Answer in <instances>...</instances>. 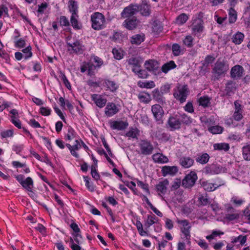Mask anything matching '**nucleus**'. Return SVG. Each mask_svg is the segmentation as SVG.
Masks as SVG:
<instances>
[{
	"mask_svg": "<svg viewBox=\"0 0 250 250\" xmlns=\"http://www.w3.org/2000/svg\"><path fill=\"white\" fill-rule=\"evenodd\" d=\"M138 146L140 148V153L143 155H151L154 150L152 143L146 139L140 140Z\"/></svg>",
	"mask_w": 250,
	"mask_h": 250,
	"instance_id": "nucleus-3",
	"label": "nucleus"
},
{
	"mask_svg": "<svg viewBox=\"0 0 250 250\" xmlns=\"http://www.w3.org/2000/svg\"><path fill=\"white\" fill-rule=\"evenodd\" d=\"M145 36L144 34H136L130 38V42L132 44L139 45L145 41Z\"/></svg>",
	"mask_w": 250,
	"mask_h": 250,
	"instance_id": "nucleus-30",
	"label": "nucleus"
},
{
	"mask_svg": "<svg viewBox=\"0 0 250 250\" xmlns=\"http://www.w3.org/2000/svg\"><path fill=\"white\" fill-rule=\"evenodd\" d=\"M200 184L204 189L208 191H213L220 186L224 185L223 183H221L217 185V187H214L215 184L209 183L207 181H201Z\"/></svg>",
	"mask_w": 250,
	"mask_h": 250,
	"instance_id": "nucleus-25",
	"label": "nucleus"
},
{
	"mask_svg": "<svg viewBox=\"0 0 250 250\" xmlns=\"http://www.w3.org/2000/svg\"><path fill=\"white\" fill-rule=\"evenodd\" d=\"M179 162L182 167L185 168H188L193 165L194 160L189 156H182L179 158Z\"/></svg>",
	"mask_w": 250,
	"mask_h": 250,
	"instance_id": "nucleus-20",
	"label": "nucleus"
},
{
	"mask_svg": "<svg viewBox=\"0 0 250 250\" xmlns=\"http://www.w3.org/2000/svg\"><path fill=\"white\" fill-rule=\"evenodd\" d=\"M144 65L146 69L150 72L157 70L159 68L158 62L153 60L146 61Z\"/></svg>",
	"mask_w": 250,
	"mask_h": 250,
	"instance_id": "nucleus-24",
	"label": "nucleus"
},
{
	"mask_svg": "<svg viewBox=\"0 0 250 250\" xmlns=\"http://www.w3.org/2000/svg\"><path fill=\"white\" fill-rule=\"evenodd\" d=\"M140 10L143 15L146 16L150 14V5L146 2H143L140 7Z\"/></svg>",
	"mask_w": 250,
	"mask_h": 250,
	"instance_id": "nucleus-45",
	"label": "nucleus"
},
{
	"mask_svg": "<svg viewBox=\"0 0 250 250\" xmlns=\"http://www.w3.org/2000/svg\"><path fill=\"white\" fill-rule=\"evenodd\" d=\"M244 39V35L240 32H237L233 35L231 40L235 44H240L243 41Z\"/></svg>",
	"mask_w": 250,
	"mask_h": 250,
	"instance_id": "nucleus-36",
	"label": "nucleus"
},
{
	"mask_svg": "<svg viewBox=\"0 0 250 250\" xmlns=\"http://www.w3.org/2000/svg\"><path fill=\"white\" fill-rule=\"evenodd\" d=\"M152 96L153 99L158 103L163 102L164 101L162 93H161L158 89H155L152 91Z\"/></svg>",
	"mask_w": 250,
	"mask_h": 250,
	"instance_id": "nucleus-44",
	"label": "nucleus"
},
{
	"mask_svg": "<svg viewBox=\"0 0 250 250\" xmlns=\"http://www.w3.org/2000/svg\"><path fill=\"white\" fill-rule=\"evenodd\" d=\"M229 144L226 143H216L213 145V148L215 150L227 151L229 149Z\"/></svg>",
	"mask_w": 250,
	"mask_h": 250,
	"instance_id": "nucleus-39",
	"label": "nucleus"
},
{
	"mask_svg": "<svg viewBox=\"0 0 250 250\" xmlns=\"http://www.w3.org/2000/svg\"><path fill=\"white\" fill-rule=\"evenodd\" d=\"M203 21L200 18H196L193 20L191 25L192 33L195 35H198L203 31Z\"/></svg>",
	"mask_w": 250,
	"mask_h": 250,
	"instance_id": "nucleus-12",
	"label": "nucleus"
},
{
	"mask_svg": "<svg viewBox=\"0 0 250 250\" xmlns=\"http://www.w3.org/2000/svg\"><path fill=\"white\" fill-rule=\"evenodd\" d=\"M98 68L91 62H84L81 67V71L83 73L87 71V75L92 76L95 74V70Z\"/></svg>",
	"mask_w": 250,
	"mask_h": 250,
	"instance_id": "nucleus-17",
	"label": "nucleus"
},
{
	"mask_svg": "<svg viewBox=\"0 0 250 250\" xmlns=\"http://www.w3.org/2000/svg\"><path fill=\"white\" fill-rule=\"evenodd\" d=\"M156 137L158 139L162 142H167L168 141L170 138V135L166 132H158L156 133Z\"/></svg>",
	"mask_w": 250,
	"mask_h": 250,
	"instance_id": "nucleus-41",
	"label": "nucleus"
},
{
	"mask_svg": "<svg viewBox=\"0 0 250 250\" xmlns=\"http://www.w3.org/2000/svg\"><path fill=\"white\" fill-rule=\"evenodd\" d=\"M78 14L71 15L70 18V22L72 27L76 29L79 30L81 29V25L79 24L78 21Z\"/></svg>",
	"mask_w": 250,
	"mask_h": 250,
	"instance_id": "nucleus-43",
	"label": "nucleus"
},
{
	"mask_svg": "<svg viewBox=\"0 0 250 250\" xmlns=\"http://www.w3.org/2000/svg\"><path fill=\"white\" fill-rule=\"evenodd\" d=\"M229 69V65L226 64L224 61H217L212 69V73L217 74L218 76H220L225 74Z\"/></svg>",
	"mask_w": 250,
	"mask_h": 250,
	"instance_id": "nucleus-9",
	"label": "nucleus"
},
{
	"mask_svg": "<svg viewBox=\"0 0 250 250\" xmlns=\"http://www.w3.org/2000/svg\"><path fill=\"white\" fill-rule=\"evenodd\" d=\"M68 7L69 11L72 13V15L74 14H78V6L76 2L73 0H70L69 1Z\"/></svg>",
	"mask_w": 250,
	"mask_h": 250,
	"instance_id": "nucleus-50",
	"label": "nucleus"
},
{
	"mask_svg": "<svg viewBox=\"0 0 250 250\" xmlns=\"http://www.w3.org/2000/svg\"><path fill=\"white\" fill-rule=\"evenodd\" d=\"M13 134L14 132L13 129L3 130L0 133V135L2 139L12 137Z\"/></svg>",
	"mask_w": 250,
	"mask_h": 250,
	"instance_id": "nucleus-56",
	"label": "nucleus"
},
{
	"mask_svg": "<svg viewBox=\"0 0 250 250\" xmlns=\"http://www.w3.org/2000/svg\"><path fill=\"white\" fill-rule=\"evenodd\" d=\"M162 173L164 176L169 175L170 176L175 175L178 171V168L177 166H165L162 167Z\"/></svg>",
	"mask_w": 250,
	"mask_h": 250,
	"instance_id": "nucleus-21",
	"label": "nucleus"
},
{
	"mask_svg": "<svg viewBox=\"0 0 250 250\" xmlns=\"http://www.w3.org/2000/svg\"><path fill=\"white\" fill-rule=\"evenodd\" d=\"M112 53L114 55V57L117 60H121L123 58L124 55L121 49L113 48L112 50Z\"/></svg>",
	"mask_w": 250,
	"mask_h": 250,
	"instance_id": "nucleus-57",
	"label": "nucleus"
},
{
	"mask_svg": "<svg viewBox=\"0 0 250 250\" xmlns=\"http://www.w3.org/2000/svg\"><path fill=\"white\" fill-rule=\"evenodd\" d=\"M127 62L133 72L137 71L141 67L142 61L139 57H131L127 60Z\"/></svg>",
	"mask_w": 250,
	"mask_h": 250,
	"instance_id": "nucleus-16",
	"label": "nucleus"
},
{
	"mask_svg": "<svg viewBox=\"0 0 250 250\" xmlns=\"http://www.w3.org/2000/svg\"><path fill=\"white\" fill-rule=\"evenodd\" d=\"M179 117L176 114L169 117L166 125L170 128L171 131H174L181 128V123Z\"/></svg>",
	"mask_w": 250,
	"mask_h": 250,
	"instance_id": "nucleus-8",
	"label": "nucleus"
},
{
	"mask_svg": "<svg viewBox=\"0 0 250 250\" xmlns=\"http://www.w3.org/2000/svg\"><path fill=\"white\" fill-rule=\"evenodd\" d=\"M152 158L154 162L156 163L164 164L168 162V158L162 153H155L152 155Z\"/></svg>",
	"mask_w": 250,
	"mask_h": 250,
	"instance_id": "nucleus-26",
	"label": "nucleus"
},
{
	"mask_svg": "<svg viewBox=\"0 0 250 250\" xmlns=\"http://www.w3.org/2000/svg\"><path fill=\"white\" fill-rule=\"evenodd\" d=\"M188 19V17L185 13L181 14L176 19V23L179 25L184 24Z\"/></svg>",
	"mask_w": 250,
	"mask_h": 250,
	"instance_id": "nucleus-47",
	"label": "nucleus"
},
{
	"mask_svg": "<svg viewBox=\"0 0 250 250\" xmlns=\"http://www.w3.org/2000/svg\"><path fill=\"white\" fill-rule=\"evenodd\" d=\"M242 154L245 160L250 161V143H247L242 147Z\"/></svg>",
	"mask_w": 250,
	"mask_h": 250,
	"instance_id": "nucleus-33",
	"label": "nucleus"
},
{
	"mask_svg": "<svg viewBox=\"0 0 250 250\" xmlns=\"http://www.w3.org/2000/svg\"><path fill=\"white\" fill-rule=\"evenodd\" d=\"M234 106V112L233 115V117L235 121H239L243 117V107L238 101H235Z\"/></svg>",
	"mask_w": 250,
	"mask_h": 250,
	"instance_id": "nucleus-15",
	"label": "nucleus"
},
{
	"mask_svg": "<svg viewBox=\"0 0 250 250\" xmlns=\"http://www.w3.org/2000/svg\"><path fill=\"white\" fill-rule=\"evenodd\" d=\"M210 158L209 155L207 153L198 154L195 159L196 161L199 164L204 165L207 164Z\"/></svg>",
	"mask_w": 250,
	"mask_h": 250,
	"instance_id": "nucleus-32",
	"label": "nucleus"
},
{
	"mask_svg": "<svg viewBox=\"0 0 250 250\" xmlns=\"http://www.w3.org/2000/svg\"><path fill=\"white\" fill-rule=\"evenodd\" d=\"M110 127L112 129L122 130L125 129L128 125L127 122L123 121H114L109 122Z\"/></svg>",
	"mask_w": 250,
	"mask_h": 250,
	"instance_id": "nucleus-22",
	"label": "nucleus"
},
{
	"mask_svg": "<svg viewBox=\"0 0 250 250\" xmlns=\"http://www.w3.org/2000/svg\"><path fill=\"white\" fill-rule=\"evenodd\" d=\"M21 185L27 190L32 191L33 186V181L31 177H28L24 179L23 182Z\"/></svg>",
	"mask_w": 250,
	"mask_h": 250,
	"instance_id": "nucleus-37",
	"label": "nucleus"
},
{
	"mask_svg": "<svg viewBox=\"0 0 250 250\" xmlns=\"http://www.w3.org/2000/svg\"><path fill=\"white\" fill-rule=\"evenodd\" d=\"M119 111L118 106L113 103H108L104 109L105 114L111 117Z\"/></svg>",
	"mask_w": 250,
	"mask_h": 250,
	"instance_id": "nucleus-19",
	"label": "nucleus"
},
{
	"mask_svg": "<svg viewBox=\"0 0 250 250\" xmlns=\"http://www.w3.org/2000/svg\"><path fill=\"white\" fill-rule=\"evenodd\" d=\"M31 50L32 47L31 46H28L22 50V52L24 54L23 56L25 60L28 59L32 56Z\"/></svg>",
	"mask_w": 250,
	"mask_h": 250,
	"instance_id": "nucleus-52",
	"label": "nucleus"
},
{
	"mask_svg": "<svg viewBox=\"0 0 250 250\" xmlns=\"http://www.w3.org/2000/svg\"><path fill=\"white\" fill-rule=\"evenodd\" d=\"M137 24V21L136 19H126L124 22V25L125 28L129 30H132L136 28Z\"/></svg>",
	"mask_w": 250,
	"mask_h": 250,
	"instance_id": "nucleus-34",
	"label": "nucleus"
},
{
	"mask_svg": "<svg viewBox=\"0 0 250 250\" xmlns=\"http://www.w3.org/2000/svg\"><path fill=\"white\" fill-rule=\"evenodd\" d=\"M172 50L174 56H178L181 53V47L177 43L173 44L172 46Z\"/></svg>",
	"mask_w": 250,
	"mask_h": 250,
	"instance_id": "nucleus-61",
	"label": "nucleus"
},
{
	"mask_svg": "<svg viewBox=\"0 0 250 250\" xmlns=\"http://www.w3.org/2000/svg\"><path fill=\"white\" fill-rule=\"evenodd\" d=\"M102 85L105 88L106 90L111 92H115L119 88V85L116 83L108 79L104 80Z\"/></svg>",
	"mask_w": 250,
	"mask_h": 250,
	"instance_id": "nucleus-18",
	"label": "nucleus"
},
{
	"mask_svg": "<svg viewBox=\"0 0 250 250\" xmlns=\"http://www.w3.org/2000/svg\"><path fill=\"white\" fill-rule=\"evenodd\" d=\"M193 37L191 35H188L183 40V43L188 47H191L193 46Z\"/></svg>",
	"mask_w": 250,
	"mask_h": 250,
	"instance_id": "nucleus-55",
	"label": "nucleus"
},
{
	"mask_svg": "<svg viewBox=\"0 0 250 250\" xmlns=\"http://www.w3.org/2000/svg\"><path fill=\"white\" fill-rule=\"evenodd\" d=\"M83 179L85 182V186L90 191H94L95 190V187L93 184L89 181V178L88 176H84Z\"/></svg>",
	"mask_w": 250,
	"mask_h": 250,
	"instance_id": "nucleus-58",
	"label": "nucleus"
},
{
	"mask_svg": "<svg viewBox=\"0 0 250 250\" xmlns=\"http://www.w3.org/2000/svg\"><path fill=\"white\" fill-rule=\"evenodd\" d=\"M48 4L46 2L42 3L40 5H38L37 12L40 14H43Z\"/></svg>",
	"mask_w": 250,
	"mask_h": 250,
	"instance_id": "nucleus-63",
	"label": "nucleus"
},
{
	"mask_svg": "<svg viewBox=\"0 0 250 250\" xmlns=\"http://www.w3.org/2000/svg\"><path fill=\"white\" fill-rule=\"evenodd\" d=\"M176 222L179 225L181 232L184 236L183 238L186 240L188 243H189L191 237L190 229L191 228L190 223L188 220L186 219H177Z\"/></svg>",
	"mask_w": 250,
	"mask_h": 250,
	"instance_id": "nucleus-2",
	"label": "nucleus"
},
{
	"mask_svg": "<svg viewBox=\"0 0 250 250\" xmlns=\"http://www.w3.org/2000/svg\"><path fill=\"white\" fill-rule=\"evenodd\" d=\"M243 72V67L240 65H236L231 69L230 76L233 79L239 78L242 76Z\"/></svg>",
	"mask_w": 250,
	"mask_h": 250,
	"instance_id": "nucleus-23",
	"label": "nucleus"
},
{
	"mask_svg": "<svg viewBox=\"0 0 250 250\" xmlns=\"http://www.w3.org/2000/svg\"><path fill=\"white\" fill-rule=\"evenodd\" d=\"M137 85L141 88H152L155 87V84L152 81H139L137 83Z\"/></svg>",
	"mask_w": 250,
	"mask_h": 250,
	"instance_id": "nucleus-40",
	"label": "nucleus"
},
{
	"mask_svg": "<svg viewBox=\"0 0 250 250\" xmlns=\"http://www.w3.org/2000/svg\"><path fill=\"white\" fill-rule=\"evenodd\" d=\"M137 96L141 103L146 104H148L151 100L150 95L145 91L140 92Z\"/></svg>",
	"mask_w": 250,
	"mask_h": 250,
	"instance_id": "nucleus-28",
	"label": "nucleus"
},
{
	"mask_svg": "<svg viewBox=\"0 0 250 250\" xmlns=\"http://www.w3.org/2000/svg\"><path fill=\"white\" fill-rule=\"evenodd\" d=\"M178 116H179L180 122L182 124H188L191 122L190 118L188 117L186 114H179L177 113Z\"/></svg>",
	"mask_w": 250,
	"mask_h": 250,
	"instance_id": "nucleus-53",
	"label": "nucleus"
},
{
	"mask_svg": "<svg viewBox=\"0 0 250 250\" xmlns=\"http://www.w3.org/2000/svg\"><path fill=\"white\" fill-rule=\"evenodd\" d=\"M210 99L208 96L201 97L198 100L199 104L204 107H207L209 106L210 104Z\"/></svg>",
	"mask_w": 250,
	"mask_h": 250,
	"instance_id": "nucleus-46",
	"label": "nucleus"
},
{
	"mask_svg": "<svg viewBox=\"0 0 250 250\" xmlns=\"http://www.w3.org/2000/svg\"><path fill=\"white\" fill-rule=\"evenodd\" d=\"M25 41L22 38L14 41V44L16 47L23 48L25 47Z\"/></svg>",
	"mask_w": 250,
	"mask_h": 250,
	"instance_id": "nucleus-62",
	"label": "nucleus"
},
{
	"mask_svg": "<svg viewBox=\"0 0 250 250\" xmlns=\"http://www.w3.org/2000/svg\"><path fill=\"white\" fill-rule=\"evenodd\" d=\"M246 240H247L246 236H243L242 235H240L239 236L234 238L232 240L231 243H236L237 242H239L241 245H243L246 243Z\"/></svg>",
	"mask_w": 250,
	"mask_h": 250,
	"instance_id": "nucleus-54",
	"label": "nucleus"
},
{
	"mask_svg": "<svg viewBox=\"0 0 250 250\" xmlns=\"http://www.w3.org/2000/svg\"><path fill=\"white\" fill-rule=\"evenodd\" d=\"M169 185V181L167 179H165L161 181L155 186V188L158 192L159 196L163 197V195H165L167 191V187Z\"/></svg>",
	"mask_w": 250,
	"mask_h": 250,
	"instance_id": "nucleus-13",
	"label": "nucleus"
},
{
	"mask_svg": "<svg viewBox=\"0 0 250 250\" xmlns=\"http://www.w3.org/2000/svg\"><path fill=\"white\" fill-rule=\"evenodd\" d=\"M220 168L216 165H211L205 168V173L207 174H216L220 172Z\"/></svg>",
	"mask_w": 250,
	"mask_h": 250,
	"instance_id": "nucleus-29",
	"label": "nucleus"
},
{
	"mask_svg": "<svg viewBox=\"0 0 250 250\" xmlns=\"http://www.w3.org/2000/svg\"><path fill=\"white\" fill-rule=\"evenodd\" d=\"M68 50L71 53H75L77 55L82 54L85 50L84 46L80 41H76L73 43L67 42Z\"/></svg>",
	"mask_w": 250,
	"mask_h": 250,
	"instance_id": "nucleus-5",
	"label": "nucleus"
},
{
	"mask_svg": "<svg viewBox=\"0 0 250 250\" xmlns=\"http://www.w3.org/2000/svg\"><path fill=\"white\" fill-rule=\"evenodd\" d=\"M223 128L219 125H215L210 127L208 131L212 134H220L223 132Z\"/></svg>",
	"mask_w": 250,
	"mask_h": 250,
	"instance_id": "nucleus-51",
	"label": "nucleus"
},
{
	"mask_svg": "<svg viewBox=\"0 0 250 250\" xmlns=\"http://www.w3.org/2000/svg\"><path fill=\"white\" fill-rule=\"evenodd\" d=\"M91 98L96 106L100 108L104 107L107 102L106 99L104 98L102 95L93 94L91 95Z\"/></svg>",
	"mask_w": 250,
	"mask_h": 250,
	"instance_id": "nucleus-14",
	"label": "nucleus"
},
{
	"mask_svg": "<svg viewBox=\"0 0 250 250\" xmlns=\"http://www.w3.org/2000/svg\"><path fill=\"white\" fill-rule=\"evenodd\" d=\"M139 10V5L131 4L124 8L121 13V16L124 18H129L136 14Z\"/></svg>",
	"mask_w": 250,
	"mask_h": 250,
	"instance_id": "nucleus-11",
	"label": "nucleus"
},
{
	"mask_svg": "<svg viewBox=\"0 0 250 250\" xmlns=\"http://www.w3.org/2000/svg\"><path fill=\"white\" fill-rule=\"evenodd\" d=\"M236 89V83L232 81H228L226 84L225 91L228 95L234 93Z\"/></svg>",
	"mask_w": 250,
	"mask_h": 250,
	"instance_id": "nucleus-31",
	"label": "nucleus"
},
{
	"mask_svg": "<svg viewBox=\"0 0 250 250\" xmlns=\"http://www.w3.org/2000/svg\"><path fill=\"white\" fill-rule=\"evenodd\" d=\"M139 233L141 236H144L147 235V230H144L143 228V225L140 221H137L135 224Z\"/></svg>",
	"mask_w": 250,
	"mask_h": 250,
	"instance_id": "nucleus-49",
	"label": "nucleus"
},
{
	"mask_svg": "<svg viewBox=\"0 0 250 250\" xmlns=\"http://www.w3.org/2000/svg\"><path fill=\"white\" fill-rule=\"evenodd\" d=\"M77 133L74 129L69 126L68 127L67 132L65 134L64 139L65 141H72L76 138Z\"/></svg>",
	"mask_w": 250,
	"mask_h": 250,
	"instance_id": "nucleus-35",
	"label": "nucleus"
},
{
	"mask_svg": "<svg viewBox=\"0 0 250 250\" xmlns=\"http://www.w3.org/2000/svg\"><path fill=\"white\" fill-rule=\"evenodd\" d=\"M225 208L226 210L225 219L229 221H233L239 218V213L230 204H226Z\"/></svg>",
	"mask_w": 250,
	"mask_h": 250,
	"instance_id": "nucleus-7",
	"label": "nucleus"
},
{
	"mask_svg": "<svg viewBox=\"0 0 250 250\" xmlns=\"http://www.w3.org/2000/svg\"><path fill=\"white\" fill-rule=\"evenodd\" d=\"M134 73L137 75L139 78L142 79L146 78L148 75L145 70L141 69V68H139L137 71H135Z\"/></svg>",
	"mask_w": 250,
	"mask_h": 250,
	"instance_id": "nucleus-60",
	"label": "nucleus"
},
{
	"mask_svg": "<svg viewBox=\"0 0 250 250\" xmlns=\"http://www.w3.org/2000/svg\"><path fill=\"white\" fill-rule=\"evenodd\" d=\"M158 221V218L155 215H147V219L145 223V226L146 227L145 229L146 230L153 224L159 225Z\"/></svg>",
	"mask_w": 250,
	"mask_h": 250,
	"instance_id": "nucleus-27",
	"label": "nucleus"
},
{
	"mask_svg": "<svg viewBox=\"0 0 250 250\" xmlns=\"http://www.w3.org/2000/svg\"><path fill=\"white\" fill-rule=\"evenodd\" d=\"M11 121L18 128H21V122L17 117H11Z\"/></svg>",
	"mask_w": 250,
	"mask_h": 250,
	"instance_id": "nucleus-64",
	"label": "nucleus"
},
{
	"mask_svg": "<svg viewBox=\"0 0 250 250\" xmlns=\"http://www.w3.org/2000/svg\"><path fill=\"white\" fill-rule=\"evenodd\" d=\"M229 21L230 23L235 22L237 19V14L236 11L232 7L229 9Z\"/></svg>",
	"mask_w": 250,
	"mask_h": 250,
	"instance_id": "nucleus-48",
	"label": "nucleus"
},
{
	"mask_svg": "<svg viewBox=\"0 0 250 250\" xmlns=\"http://www.w3.org/2000/svg\"><path fill=\"white\" fill-rule=\"evenodd\" d=\"M176 64L173 61H170L163 65L162 71L163 72L167 73L169 70L176 68Z\"/></svg>",
	"mask_w": 250,
	"mask_h": 250,
	"instance_id": "nucleus-38",
	"label": "nucleus"
},
{
	"mask_svg": "<svg viewBox=\"0 0 250 250\" xmlns=\"http://www.w3.org/2000/svg\"><path fill=\"white\" fill-rule=\"evenodd\" d=\"M197 179V174L195 172L191 171L182 180V186L185 188H190L194 185Z\"/></svg>",
	"mask_w": 250,
	"mask_h": 250,
	"instance_id": "nucleus-6",
	"label": "nucleus"
},
{
	"mask_svg": "<svg viewBox=\"0 0 250 250\" xmlns=\"http://www.w3.org/2000/svg\"><path fill=\"white\" fill-rule=\"evenodd\" d=\"M188 94V86L185 85L182 86H178L176 89H175L173 92V96L180 103H183L186 101Z\"/></svg>",
	"mask_w": 250,
	"mask_h": 250,
	"instance_id": "nucleus-4",
	"label": "nucleus"
},
{
	"mask_svg": "<svg viewBox=\"0 0 250 250\" xmlns=\"http://www.w3.org/2000/svg\"><path fill=\"white\" fill-rule=\"evenodd\" d=\"M151 111L155 120L158 122L159 124L162 123L164 111L162 106L159 104H154L151 106Z\"/></svg>",
	"mask_w": 250,
	"mask_h": 250,
	"instance_id": "nucleus-10",
	"label": "nucleus"
},
{
	"mask_svg": "<svg viewBox=\"0 0 250 250\" xmlns=\"http://www.w3.org/2000/svg\"><path fill=\"white\" fill-rule=\"evenodd\" d=\"M139 135V130L137 128L131 127L128 131H127L125 136L129 138L135 139L137 138V136Z\"/></svg>",
	"mask_w": 250,
	"mask_h": 250,
	"instance_id": "nucleus-42",
	"label": "nucleus"
},
{
	"mask_svg": "<svg viewBox=\"0 0 250 250\" xmlns=\"http://www.w3.org/2000/svg\"><path fill=\"white\" fill-rule=\"evenodd\" d=\"M91 27L95 30L103 29L106 26L105 18L104 16L100 12H94L90 17Z\"/></svg>",
	"mask_w": 250,
	"mask_h": 250,
	"instance_id": "nucleus-1",
	"label": "nucleus"
},
{
	"mask_svg": "<svg viewBox=\"0 0 250 250\" xmlns=\"http://www.w3.org/2000/svg\"><path fill=\"white\" fill-rule=\"evenodd\" d=\"M59 23L62 26H68L70 22L68 19L64 16H61L59 18Z\"/></svg>",
	"mask_w": 250,
	"mask_h": 250,
	"instance_id": "nucleus-59",
	"label": "nucleus"
}]
</instances>
